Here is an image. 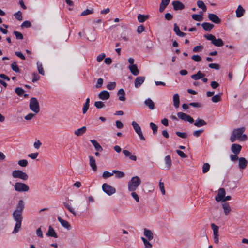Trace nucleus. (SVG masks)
I'll return each instance as SVG.
<instances>
[{"mask_svg":"<svg viewBox=\"0 0 248 248\" xmlns=\"http://www.w3.org/2000/svg\"><path fill=\"white\" fill-rule=\"evenodd\" d=\"M149 17L148 15H144L141 14H139L138 16V20L140 23L144 22L146 20H147Z\"/></svg>","mask_w":248,"mask_h":248,"instance_id":"nucleus-39","label":"nucleus"},{"mask_svg":"<svg viewBox=\"0 0 248 248\" xmlns=\"http://www.w3.org/2000/svg\"><path fill=\"white\" fill-rule=\"evenodd\" d=\"M242 146L238 144H233L231 146V150L234 154L238 155L241 150Z\"/></svg>","mask_w":248,"mask_h":248,"instance_id":"nucleus-16","label":"nucleus"},{"mask_svg":"<svg viewBox=\"0 0 248 248\" xmlns=\"http://www.w3.org/2000/svg\"><path fill=\"white\" fill-rule=\"evenodd\" d=\"M132 125L136 133L140 137V139L142 140H145V137H144L141 128L140 126L135 121H133L132 122Z\"/></svg>","mask_w":248,"mask_h":248,"instance_id":"nucleus-9","label":"nucleus"},{"mask_svg":"<svg viewBox=\"0 0 248 248\" xmlns=\"http://www.w3.org/2000/svg\"><path fill=\"white\" fill-rule=\"evenodd\" d=\"M172 5L175 11L182 10L185 8L184 4L179 1H173L172 2Z\"/></svg>","mask_w":248,"mask_h":248,"instance_id":"nucleus-12","label":"nucleus"},{"mask_svg":"<svg viewBox=\"0 0 248 248\" xmlns=\"http://www.w3.org/2000/svg\"><path fill=\"white\" fill-rule=\"evenodd\" d=\"M86 131V127L85 126H83L74 131V134L78 136H79L83 135L84 133H85Z\"/></svg>","mask_w":248,"mask_h":248,"instance_id":"nucleus-34","label":"nucleus"},{"mask_svg":"<svg viewBox=\"0 0 248 248\" xmlns=\"http://www.w3.org/2000/svg\"><path fill=\"white\" fill-rule=\"evenodd\" d=\"M14 34L16 35L17 39L22 40L23 39V35L21 32L15 31H14Z\"/></svg>","mask_w":248,"mask_h":248,"instance_id":"nucleus-52","label":"nucleus"},{"mask_svg":"<svg viewBox=\"0 0 248 248\" xmlns=\"http://www.w3.org/2000/svg\"><path fill=\"white\" fill-rule=\"evenodd\" d=\"M194 125L197 127H201L207 125V123L203 119L198 118L194 123Z\"/></svg>","mask_w":248,"mask_h":248,"instance_id":"nucleus-17","label":"nucleus"},{"mask_svg":"<svg viewBox=\"0 0 248 248\" xmlns=\"http://www.w3.org/2000/svg\"><path fill=\"white\" fill-rule=\"evenodd\" d=\"M14 16L18 20L21 21L22 20V12L18 11L14 14Z\"/></svg>","mask_w":248,"mask_h":248,"instance_id":"nucleus-48","label":"nucleus"},{"mask_svg":"<svg viewBox=\"0 0 248 248\" xmlns=\"http://www.w3.org/2000/svg\"><path fill=\"white\" fill-rule=\"evenodd\" d=\"M203 129H200L194 131L193 134L195 137H198L201 136V135L203 133Z\"/></svg>","mask_w":248,"mask_h":248,"instance_id":"nucleus-59","label":"nucleus"},{"mask_svg":"<svg viewBox=\"0 0 248 248\" xmlns=\"http://www.w3.org/2000/svg\"><path fill=\"white\" fill-rule=\"evenodd\" d=\"M191 59L196 62H200L202 60V58L198 55H194L192 56Z\"/></svg>","mask_w":248,"mask_h":248,"instance_id":"nucleus-64","label":"nucleus"},{"mask_svg":"<svg viewBox=\"0 0 248 248\" xmlns=\"http://www.w3.org/2000/svg\"><path fill=\"white\" fill-rule=\"evenodd\" d=\"M37 69H38V72L40 74L44 75L45 74V72H44L42 64L41 63L38 62L37 63Z\"/></svg>","mask_w":248,"mask_h":248,"instance_id":"nucleus-47","label":"nucleus"},{"mask_svg":"<svg viewBox=\"0 0 248 248\" xmlns=\"http://www.w3.org/2000/svg\"><path fill=\"white\" fill-rule=\"evenodd\" d=\"M144 77H138L135 80V87L137 88H139L145 80Z\"/></svg>","mask_w":248,"mask_h":248,"instance_id":"nucleus-18","label":"nucleus"},{"mask_svg":"<svg viewBox=\"0 0 248 248\" xmlns=\"http://www.w3.org/2000/svg\"><path fill=\"white\" fill-rule=\"evenodd\" d=\"M197 5L199 8L202 9L203 12H205L206 11V6L202 1L198 0L197 1Z\"/></svg>","mask_w":248,"mask_h":248,"instance_id":"nucleus-38","label":"nucleus"},{"mask_svg":"<svg viewBox=\"0 0 248 248\" xmlns=\"http://www.w3.org/2000/svg\"><path fill=\"white\" fill-rule=\"evenodd\" d=\"M144 235L147 238L149 241L153 239V234L152 231L146 228L144 229Z\"/></svg>","mask_w":248,"mask_h":248,"instance_id":"nucleus-26","label":"nucleus"},{"mask_svg":"<svg viewBox=\"0 0 248 248\" xmlns=\"http://www.w3.org/2000/svg\"><path fill=\"white\" fill-rule=\"evenodd\" d=\"M170 0H161L159 5V12L162 13L170 2Z\"/></svg>","mask_w":248,"mask_h":248,"instance_id":"nucleus-19","label":"nucleus"},{"mask_svg":"<svg viewBox=\"0 0 248 248\" xmlns=\"http://www.w3.org/2000/svg\"><path fill=\"white\" fill-rule=\"evenodd\" d=\"M94 106L97 108H101L105 107V104L102 101H96L94 103Z\"/></svg>","mask_w":248,"mask_h":248,"instance_id":"nucleus-49","label":"nucleus"},{"mask_svg":"<svg viewBox=\"0 0 248 248\" xmlns=\"http://www.w3.org/2000/svg\"><path fill=\"white\" fill-rule=\"evenodd\" d=\"M116 82H109L107 86V88L108 89V90H113L114 89L115 87H116Z\"/></svg>","mask_w":248,"mask_h":248,"instance_id":"nucleus-55","label":"nucleus"},{"mask_svg":"<svg viewBox=\"0 0 248 248\" xmlns=\"http://www.w3.org/2000/svg\"><path fill=\"white\" fill-rule=\"evenodd\" d=\"M12 175L14 178H19L23 180H27L29 178L26 173L20 170H13L12 173Z\"/></svg>","mask_w":248,"mask_h":248,"instance_id":"nucleus-7","label":"nucleus"},{"mask_svg":"<svg viewBox=\"0 0 248 248\" xmlns=\"http://www.w3.org/2000/svg\"><path fill=\"white\" fill-rule=\"evenodd\" d=\"M141 239L144 244L145 248H152V244L144 237H142Z\"/></svg>","mask_w":248,"mask_h":248,"instance_id":"nucleus-42","label":"nucleus"},{"mask_svg":"<svg viewBox=\"0 0 248 248\" xmlns=\"http://www.w3.org/2000/svg\"><path fill=\"white\" fill-rule=\"evenodd\" d=\"M94 12V10L92 8L91 9H86L85 10L83 11L81 13V16H86V15H90V14H92Z\"/></svg>","mask_w":248,"mask_h":248,"instance_id":"nucleus-41","label":"nucleus"},{"mask_svg":"<svg viewBox=\"0 0 248 248\" xmlns=\"http://www.w3.org/2000/svg\"><path fill=\"white\" fill-rule=\"evenodd\" d=\"M29 107L30 109L37 114L40 111V107L39 102L37 98L35 97H32L30 99Z\"/></svg>","mask_w":248,"mask_h":248,"instance_id":"nucleus-5","label":"nucleus"},{"mask_svg":"<svg viewBox=\"0 0 248 248\" xmlns=\"http://www.w3.org/2000/svg\"><path fill=\"white\" fill-rule=\"evenodd\" d=\"M165 162L167 168L170 169L171 166V159L170 155H168L165 156Z\"/></svg>","mask_w":248,"mask_h":248,"instance_id":"nucleus-40","label":"nucleus"},{"mask_svg":"<svg viewBox=\"0 0 248 248\" xmlns=\"http://www.w3.org/2000/svg\"><path fill=\"white\" fill-rule=\"evenodd\" d=\"M90 142L93 145L95 149L98 152H102L103 149L101 145L95 140H91Z\"/></svg>","mask_w":248,"mask_h":248,"instance_id":"nucleus-23","label":"nucleus"},{"mask_svg":"<svg viewBox=\"0 0 248 248\" xmlns=\"http://www.w3.org/2000/svg\"><path fill=\"white\" fill-rule=\"evenodd\" d=\"M203 29L206 31H211L214 27V25L208 22H204L202 24Z\"/></svg>","mask_w":248,"mask_h":248,"instance_id":"nucleus-28","label":"nucleus"},{"mask_svg":"<svg viewBox=\"0 0 248 248\" xmlns=\"http://www.w3.org/2000/svg\"><path fill=\"white\" fill-rule=\"evenodd\" d=\"M31 26V24L30 21L26 20L24 21L21 25L22 28H29Z\"/></svg>","mask_w":248,"mask_h":248,"instance_id":"nucleus-54","label":"nucleus"},{"mask_svg":"<svg viewBox=\"0 0 248 248\" xmlns=\"http://www.w3.org/2000/svg\"><path fill=\"white\" fill-rule=\"evenodd\" d=\"M25 208V202L23 200L18 201L16 208L13 213V217L16 224L12 232L13 234L17 233L21 227V222L23 219L22 213Z\"/></svg>","mask_w":248,"mask_h":248,"instance_id":"nucleus-1","label":"nucleus"},{"mask_svg":"<svg viewBox=\"0 0 248 248\" xmlns=\"http://www.w3.org/2000/svg\"><path fill=\"white\" fill-rule=\"evenodd\" d=\"M89 164L93 171H96L97 170L95 160L92 156H89Z\"/></svg>","mask_w":248,"mask_h":248,"instance_id":"nucleus-25","label":"nucleus"},{"mask_svg":"<svg viewBox=\"0 0 248 248\" xmlns=\"http://www.w3.org/2000/svg\"><path fill=\"white\" fill-rule=\"evenodd\" d=\"M208 17L210 21L215 24H220L221 23V19L215 14H209Z\"/></svg>","mask_w":248,"mask_h":248,"instance_id":"nucleus-11","label":"nucleus"},{"mask_svg":"<svg viewBox=\"0 0 248 248\" xmlns=\"http://www.w3.org/2000/svg\"><path fill=\"white\" fill-rule=\"evenodd\" d=\"M150 126L153 130L154 134H156L157 131V126L153 122L150 123Z\"/></svg>","mask_w":248,"mask_h":248,"instance_id":"nucleus-51","label":"nucleus"},{"mask_svg":"<svg viewBox=\"0 0 248 248\" xmlns=\"http://www.w3.org/2000/svg\"><path fill=\"white\" fill-rule=\"evenodd\" d=\"M14 189L18 192H28L30 189L29 186L27 184L20 182L15 183Z\"/></svg>","mask_w":248,"mask_h":248,"instance_id":"nucleus-6","label":"nucleus"},{"mask_svg":"<svg viewBox=\"0 0 248 248\" xmlns=\"http://www.w3.org/2000/svg\"><path fill=\"white\" fill-rule=\"evenodd\" d=\"M113 174H115V176L117 178L120 179L124 177L125 176V174L124 172L118 170H113Z\"/></svg>","mask_w":248,"mask_h":248,"instance_id":"nucleus-36","label":"nucleus"},{"mask_svg":"<svg viewBox=\"0 0 248 248\" xmlns=\"http://www.w3.org/2000/svg\"><path fill=\"white\" fill-rule=\"evenodd\" d=\"M159 186L160 189L161 191V193L162 194L165 195V190L164 186V183L163 182H161V181L159 183Z\"/></svg>","mask_w":248,"mask_h":248,"instance_id":"nucleus-63","label":"nucleus"},{"mask_svg":"<svg viewBox=\"0 0 248 248\" xmlns=\"http://www.w3.org/2000/svg\"><path fill=\"white\" fill-rule=\"evenodd\" d=\"M173 104L176 108H178L180 104L179 96L178 94H175L173 96Z\"/></svg>","mask_w":248,"mask_h":248,"instance_id":"nucleus-32","label":"nucleus"},{"mask_svg":"<svg viewBox=\"0 0 248 248\" xmlns=\"http://www.w3.org/2000/svg\"><path fill=\"white\" fill-rule=\"evenodd\" d=\"M205 76V75L204 74L199 71L196 74L191 75V78L195 80H197L203 78Z\"/></svg>","mask_w":248,"mask_h":248,"instance_id":"nucleus-24","label":"nucleus"},{"mask_svg":"<svg viewBox=\"0 0 248 248\" xmlns=\"http://www.w3.org/2000/svg\"><path fill=\"white\" fill-rule=\"evenodd\" d=\"M58 220L63 227L68 229L70 228V225L67 221L63 220L61 217H58Z\"/></svg>","mask_w":248,"mask_h":248,"instance_id":"nucleus-31","label":"nucleus"},{"mask_svg":"<svg viewBox=\"0 0 248 248\" xmlns=\"http://www.w3.org/2000/svg\"><path fill=\"white\" fill-rule=\"evenodd\" d=\"M210 166L209 163H205L202 166V172L203 173L207 172L210 169Z\"/></svg>","mask_w":248,"mask_h":248,"instance_id":"nucleus-45","label":"nucleus"},{"mask_svg":"<svg viewBox=\"0 0 248 248\" xmlns=\"http://www.w3.org/2000/svg\"><path fill=\"white\" fill-rule=\"evenodd\" d=\"M245 9L243 8L241 5H239L236 10V16L237 17H242L245 13Z\"/></svg>","mask_w":248,"mask_h":248,"instance_id":"nucleus-22","label":"nucleus"},{"mask_svg":"<svg viewBox=\"0 0 248 248\" xmlns=\"http://www.w3.org/2000/svg\"><path fill=\"white\" fill-rule=\"evenodd\" d=\"M222 207L223 208L225 215H228L231 211V208L229 204L228 203H222Z\"/></svg>","mask_w":248,"mask_h":248,"instance_id":"nucleus-27","label":"nucleus"},{"mask_svg":"<svg viewBox=\"0 0 248 248\" xmlns=\"http://www.w3.org/2000/svg\"><path fill=\"white\" fill-rule=\"evenodd\" d=\"M221 100V98L220 95L217 94L214 95L212 98V101L214 103H217L219 102Z\"/></svg>","mask_w":248,"mask_h":248,"instance_id":"nucleus-50","label":"nucleus"},{"mask_svg":"<svg viewBox=\"0 0 248 248\" xmlns=\"http://www.w3.org/2000/svg\"><path fill=\"white\" fill-rule=\"evenodd\" d=\"M32 77H33V78L32 79V82H35L37 81L40 78L39 75L36 73H32Z\"/></svg>","mask_w":248,"mask_h":248,"instance_id":"nucleus-57","label":"nucleus"},{"mask_svg":"<svg viewBox=\"0 0 248 248\" xmlns=\"http://www.w3.org/2000/svg\"><path fill=\"white\" fill-rule=\"evenodd\" d=\"M177 116L180 119L185 121H187L191 124L194 122V120L192 117L183 112H178L177 113Z\"/></svg>","mask_w":248,"mask_h":248,"instance_id":"nucleus-10","label":"nucleus"},{"mask_svg":"<svg viewBox=\"0 0 248 248\" xmlns=\"http://www.w3.org/2000/svg\"><path fill=\"white\" fill-rule=\"evenodd\" d=\"M248 162L244 157H240L238 159V165L240 169L244 170L248 165Z\"/></svg>","mask_w":248,"mask_h":248,"instance_id":"nucleus-15","label":"nucleus"},{"mask_svg":"<svg viewBox=\"0 0 248 248\" xmlns=\"http://www.w3.org/2000/svg\"><path fill=\"white\" fill-rule=\"evenodd\" d=\"M125 92L123 89H120L119 90L117 95L119 96V99L120 101H125Z\"/></svg>","mask_w":248,"mask_h":248,"instance_id":"nucleus-29","label":"nucleus"},{"mask_svg":"<svg viewBox=\"0 0 248 248\" xmlns=\"http://www.w3.org/2000/svg\"><path fill=\"white\" fill-rule=\"evenodd\" d=\"M12 69L15 72L18 73L20 72V69L16 64V62H14L11 64V65Z\"/></svg>","mask_w":248,"mask_h":248,"instance_id":"nucleus-44","label":"nucleus"},{"mask_svg":"<svg viewBox=\"0 0 248 248\" xmlns=\"http://www.w3.org/2000/svg\"><path fill=\"white\" fill-rule=\"evenodd\" d=\"M46 235L50 237H53L55 238H58V235L55 232V231L51 226H49L48 230L46 233Z\"/></svg>","mask_w":248,"mask_h":248,"instance_id":"nucleus-21","label":"nucleus"},{"mask_svg":"<svg viewBox=\"0 0 248 248\" xmlns=\"http://www.w3.org/2000/svg\"><path fill=\"white\" fill-rule=\"evenodd\" d=\"M141 183V179L139 176H135L132 177L128 183V190L129 191H135Z\"/></svg>","mask_w":248,"mask_h":248,"instance_id":"nucleus-3","label":"nucleus"},{"mask_svg":"<svg viewBox=\"0 0 248 248\" xmlns=\"http://www.w3.org/2000/svg\"><path fill=\"white\" fill-rule=\"evenodd\" d=\"M113 170L112 171V172H110L108 171H105L103 173L102 177L104 179H107V178H108L113 176Z\"/></svg>","mask_w":248,"mask_h":248,"instance_id":"nucleus-46","label":"nucleus"},{"mask_svg":"<svg viewBox=\"0 0 248 248\" xmlns=\"http://www.w3.org/2000/svg\"><path fill=\"white\" fill-rule=\"evenodd\" d=\"M204 37L207 40L211 41V43L215 46H221L224 45L223 41L221 38L216 39L215 36L213 34H204Z\"/></svg>","mask_w":248,"mask_h":248,"instance_id":"nucleus-4","label":"nucleus"},{"mask_svg":"<svg viewBox=\"0 0 248 248\" xmlns=\"http://www.w3.org/2000/svg\"><path fill=\"white\" fill-rule=\"evenodd\" d=\"M225 191L224 188H220L218 190L217 196L215 197L216 201L217 202L222 201L225 196Z\"/></svg>","mask_w":248,"mask_h":248,"instance_id":"nucleus-13","label":"nucleus"},{"mask_svg":"<svg viewBox=\"0 0 248 248\" xmlns=\"http://www.w3.org/2000/svg\"><path fill=\"white\" fill-rule=\"evenodd\" d=\"M89 103H90V98H87L86 100V102H85V104H84L83 109H82V111H83V114H85L87 112V110H88L89 108Z\"/></svg>","mask_w":248,"mask_h":248,"instance_id":"nucleus-37","label":"nucleus"},{"mask_svg":"<svg viewBox=\"0 0 248 248\" xmlns=\"http://www.w3.org/2000/svg\"><path fill=\"white\" fill-rule=\"evenodd\" d=\"M103 83V78H99L97 79V83L95 85L96 88H99L102 87Z\"/></svg>","mask_w":248,"mask_h":248,"instance_id":"nucleus-58","label":"nucleus"},{"mask_svg":"<svg viewBox=\"0 0 248 248\" xmlns=\"http://www.w3.org/2000/svg\"><path fill=\"white\" fill-rule=\"evenodd\" d=\"M211 228L213 231V234L218 233V227L214 223L211 224Z\"/></svg>","mask_w":248,"mask_h":248,"instance_id":"nucleus-56","label":"nucleus"},{"mask_svg":"<svg viewBox=\"0 0 248 248\" xmlns=\"http://www.w3.org/2000/svg\"><path fill=\"white\" fill-rule=\"evenodd\" d=\"M192 18L193 20L197 21H201L203 20L202 13L201 12L200 14H193Z\"/></svg>","mask_w":248,"mask_h":248,"instance_id":"nucleus-35","label":"nucleus"},{"mask_svg":"<svg viewBox=\"0 0 248 248\" xmlns=\"http://www.w3.org/2000/svg\"><path fill=\"white\" fill-rule=\"evenodd\" d=\"M128 68L133 75L137 76L139 74L140 71L136 64L130 65Z\"/></svg>","mask_w":248,"mask_h":248,"instance_id":"nucleus-20","label":"nucleus"},{"mask_svg":"<svg viewBox=\"0 0 248 248\" xmlns=\"http://www.w3.org/2000/svg\"><path fill=\"white\" fill-rule=\"evenodd\" d=\"M18 164L20 166L26 167L28 165V162L26 159H22L18 161Z\"/></svg>","mask_w":248,"mask_h":248,"instance_id":"nucleus-53","label":"nucleus"},{"mask_svg":"<svg viewBox=\"0 0 248 248\" xmlns=\"http://www.w3.org/2000/svg\"><path fill=\"white\" fill-rule=\"evenodd\" d=\"M15 91L17 95L21 96L24 93V90L20 87L16 88Z\"/></svg>","mask_w":248,"mask_h":248,"instance_id":"nucleus-43","label":"nucleus"},{"mask_svg":"<svg viewBox=\"0 0 248 248\" xmlns=\"http://www.w3.org/2000/svg\"><path fill=\"white\" fill-rule=\"evenodd\" d=\"M103 191L109 196H110L116 192L115 188L107 183H104L102 186Z\"/></svg>","mask_w":248,"mask_h":248,"instance_id":"nucleus-8","label":"nucleus"},{"mask_svg":"<svg viewBox=\"0 0 248 248\" xmlns=\"http://www.w3.org/2000/svg\"><path fill=\"white\" fill-rule=\"evenodd\" d=\"M209 67L212 69H215L218 70L220 68V66L218 64L216 63H210L208 65Z\"/></svg>","mask_w":248,"mask_h":248,"instance_id":"nucleus-62","label":"nucleus"},{"mask_svg":"<svg viewBox=\"0 0 248 248\" xmlns=\"http://www.w3.org/2000/svg\"><path fill=\"white\" fill-rule=\"evenodd\" d=\"M246 128L241 127L239 128L234 129L230 137V140L232 142H235L237 139L240 141H245L248 139V137L246 134H243Z\"/></svg>","mask_w":248,"mask_h":248,"instance_id":"nucleus-2","label":"nucleus"},{"mask_svg":"<svg viewBox=\"0 0 248 248\" xmlns=\"http://www.w3.org/2000/svg\"><path fill=\"white\" fill-rule=\"evenodd\" d=\"M144 104L151 109H154L155 108L154 103L150 98H148L147 99L145 100L144 101Z\"/></svg>","mask_w":248,"mask_h":248,"instance_id":"nucleus-33","label":"nucleus"},{"mask_svg":"<svg viewBox=\"0 0 248 248\" xmlns=\"http://www.w3.org/2000/svg\"><path fill=\"white\" fill-rule=\"evenodd\" d=\"M131 196L135 199L136 202H138L140 201V198L138 195L135 191H131Z\"/></svg>","mask_w":248,"mask_h":248,"instance_id":"nucleus-60","label":"nucleus"},{"mask_svg":"<svg viewBox=\"0 0 248 248\" xmlns=\"http://www.w3.org/2000/svg\"><path fill=\"white\" fill-rule=\"evenodd\" d=\"M176 134L178 136H179L182 138H183V139H185V138H187V135L186 133H184V132H181L179 131H177L176 132Z\"/></svg>","mask_w":248,"mask_h":248,"instance_id":"nucleus-61","label":"nucleus"},{"mask_svg":"<svg viewBox=\"0 0 248 248\" xmlns=\"http://www.w3.org/2000/svg\"><path fill=\"white\" fill-rule=\"evenodd\" d=\"M123 153L126 157H129V158L133 161H136L137 157L134 155H131V152L126 150H123Z\"/></svg>","mask_w":248,"mask_h":248,"instance_id":"nucleus-30","label":"nucleus"},{"mask_svg":"<svg viewBox=\"0 0 248 248\" xmlns=\"http://www.w3.org/2000/svg\"><path fill=\"white\" fill-rule=\"evenodd\" d=\"M98 97L101 100H106L109 98L110 94L108 91L103 90L99 93L98 94Z\"/></svg>","mask_w":248,"mask_h":248,"instance_id":"nucleus-14","label":"nucleus"}]
</instances>
